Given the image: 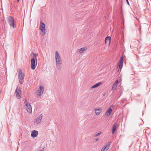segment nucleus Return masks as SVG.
I'll return each mask as SVG.
<instances>
[{"instance_id":"f257e3e1","label":"nucleus","mask_w":151,"mask_h":151,"mask_svg":"<svg viewBox=\"0 0 151 151\" xmlns=\"http://www.w3.org/2000/svg\"><path fill=\"white\" fill-rule=\"evenodd\" d=\"M56 65L58 70L60 71L62 68V61L60 55L57 51L55 52Z\"/></svg>"},{"instance_id":"f03ea898","label":"nucleus","mask_w":151,"mask_h":151,"mask_svg":"<svg viewBox=\"0 0 151 151\" xmlns=\"http://www.w3.org/2000/svg\"><path fill=\"white\" fill-rule=\"evenodd\" d=\"M25 76V74L22 72L21 69H19L18 73V79L19 81L21 84H23L24 82V78Z\"/></svg>"},{"instance_id":"7ed1b4c3","label":"nucleus","mask_w":151,"mask_h":151,"mask_svg":"<svg viewBox=\"0 0 151 151\" xmlns=\"http://www.w3.org/2000/svg\"><path fill=\"white\" fill-rule=\"evenodd\" d=\"M123 57H122L119 60L117 65V68H118V71L120 72L123 65Z\"/></svg>"},{"instance_id":"20e7f679","label":"nucleus","mask_w":151,"mask_h":151,"mask_svg":"<svg viewBox=\"0 0 151 151\" xmlns=\"http://www.w3.org/2000/svg\"><path fill=\"white\" fill-rule=\"evenodd\" d=\"M37 59L32 58L31 60V68L32 70H34L35 68V66L37 64Z\"/></svg>"},{"instance_id":"39448f33","label":"nucleus","mask_w":151,"mask_h":151,"mask_svg":"<svg viewBox=\"0 0 151 151\" xmlns=\"http://www.w3.org/2000/svg\"><path fill=\"white\" fill-rule=\"evenodd\" d=\"M44 90V88L42 86H40L37 90L36 93L38 96H40L43 94Z\"/></svg>"},{"instance_id":"423d86ee","label":"nucleus","mask_w":151,"mask_h":151,"mask_svg":"<svg viewBox=\"0 0 151 151\" xmlns=\"http://www.w3.org/2000/svg\"><path fill=\"white\" fill-rule=\"evenodd\" d=\"M8 20L9 23L11 27L14 28L16 27L15 24L14 23V19L13 17H10L8 18Z\"/></svg>"},{"instance_id":"0eeeda50","label":"nucleus","mask_w":151,"mask_h":151,"mask_svg":"<svg viewBox=\"0 0 151 151\" xmlns=\"http://www.w3.org/2000/svg\"><path fill=\"white\" fill-rule=\"evenodd\" d=\"M43 117V115L42 114H40L35 120L34 122L35 124L37 125L39 124L41 122L42 119Z\"/></svg>"},{"instance_id":"6e6552de","label":"nucleus","mask_w":151,"mask_h":151,"mask_svg":"<svg viewBox=\"0 0 151 151\" xmlns=\"http://www.w3.org/2000/svg\"><path fill=\"white\" fill-rule=\"evenodd\" d=\"M26 109L27 112L30 114L32 112V108L31 105L29 104H27L25 105Z\"/></svg>"},{"instance_id":"1a4fd4ad","label":"nucleus","mask_w":151,"mask_h":151,"mask_svg":"<svg viewBox=\"0 0 151 151\" xmlns=\"http://www.w3.org/2000/svg\"><path fill=\"white\" fill-rule=\"evenodd\" d=\"M111 144V142H108L102 148L101 151H107L109 149Z\"/></svg>"},{"instance_id":"9d476101","label":"nucleus","mask_w":151,"mask_h":151,"mask_svg":"<svg viewBox=\"0 0 151 151\" xmlns=\"http://www.w3.org/2000/svg\"><path fill=\"white\" fill-rule=\"evenodd\" d=\"M40 29L42 32L44 33V34L45 33V24L42 22H41V24L40 27Z\"/></svg>"},{"instance_id":"9b49d317","label":"nucleus","mask_w":151,"mask_h":151,"mask_svg":"<svg viewBox=\"0 0 151 151\" xmlns=\"http://www.w3.org/2000/svg\"><path fill=\"white\" fill-rule=\"evenodd\" d=\"M38 134L37 131L34 130L32 131L31 136L33 138L36 137Z\"/></svg>"},{"instance_id":"f8f14e48","label":"nucleus","mask_w":151,"mask_h":151,"mask_svg":"<svg viewBox=\"0 0 151 151\" xmlns=\"http://www.w3.org/2000/svg\"><path fill=\"white\" fill-rule=\"evenodd\" d=\"M112 111V109L111 108H110L106 112L105 115L107 116V117H109Z\"/></svg>"},{"instance_id":"ddd939ff","label":"nucleus","mask_w":151,"mask_h":151,"mask_svg":"<svg viewBox=\"0 0 151 151\" xmlns=\"http://www.w3.org/2000/svg\"><path fill=\"white\" fill-rule=\"evenodd\" d=\"M102 111V109L101 108H100L95 110V114L97 115H99L101 112Z\"/></svg>"},{"instance_id":"4468645a","label":"nucleus","mask_w":151,"mask_h":151,"mask_svg":"<svg viewBox=\"0 0 151 151\" xmlns=\"http://www.w3.org/2000/svg\"><path fill=\"white\" fill-rule=\"evenodd\" d=\"M111 42V38L109 37H107L105 39V44H109Z\"/></svg>"},{"instance_id":"2eb2a0df","label":"nucleus","mask_w":151,"mask_h":151,"mask_svg":"<svg viewBox=\"0 0 151 151\" xmlns=\"http://www.w3.org/2000/svg\"><path fill=\"white\" fill-rule=\"evenodd\" d=\"M101 83H102L101 82H98V83H96V84L94 85L91 86V89H92L93 88H96V87L99 86L100 85H101Z\"/></svg>"},{"instance_id":"dca6fc26","label":"nucleus","mask_w":151,"mask_h":151,"mask_svg":"<svg viewBox=\"0 0 151 151\" xmlns=\"http://www.w3.org/2000/svg\"><path fill=\"white\" fill-rule=\"evenodd\" d=\"M118 82H119L117 80L114 83V85L112 87V90H114L116 88Z\"/></svg>"},{"instance_id":"f3484780","label":"nucleus","mask_w":151,"mask_h":151,"mask_svg":"<svg viewBox=\"0 0 151 151\" xmlns=\"http://www.w3.org/2000/svg\"><path fill=\"white\" fill-rule=\"evenodd\" d=\"M86 49V47H83L78 50V52L80 53H82Z\"/></svg>"},{"instance_id":"a211bd4d","label":"nucleus","mask_w":151,"mask_h":151,"mask_svg":"<svg viewBox=\"0 0 151 151\" xmlns=\"http://www.w3.org/2000/svg\"><path fill=\"white\" fill-rule=\"evenodd\" d=\"M21 90L20 87H17L15 90V93H21Z\"/></svg>"},{"instance_id":"6ab92c4d","label":"nucleus","mask_w":151,"mask_h":151,"mask_svg":"<svg viewBox=\"0 0 151 151\" xmlns=\"http://www.w3.org/2000/svg\"><path fill=\"white\" fill-rule=\"evenodd\" d=\"M21 93H17L16 94V97L18 99H20L21 98V96L20 94Z\"/></svg>"},{"instance_id":"aec40b11","label":"nucleus","mask_w":151,"mask_h":151,"mask_svg":"<svg viewBox=\"0 0 151 151\" xmlns=\"http://www.w3.org/2000/svg\"><path fill=\"white\" fill-rule=\"evenodd\" d=\"M116 125H114L112 127V134H113L115 131L116 129Z\"/></svg>"},{"instance_id":"412c9836","label":"nucleus","mask_w":151,"mask_h":151,"mask_svg":"<svg viewBox=\"0 0 151 151\" xmlns=\"http://www.w3.org/2000/svg\"><path fill=\"white\" fill-rule=\"evenodd\" d=\"M101 132H99L98 133L94 135V137H96L98 136H99L101 134Z\"/></svg>"},{"instance_id":"4be33fe9","label":"nucleus","mask_w":151,"mask_h":151,"mask_svg":"<svg viewBox=\"0 0 151 151\" xmlns=\"http://www.w3.org/2000/svg\"><path fill=\"white\" fill-rule=\"evenodd\" d=\"M24 103L25 104V105H26V104H29L27 101V100L25 99H24Z\"/></svg>"},{"instance_id":"5701e85b","label":"nucleus","mask_w":151,"mask_h":151,"mask_svg":"<svg viewBox=\"0 0 151 151\" xmlns=\"http://www.w3.org/2000/svg\"><path fill=\"white\" fill-rule=\"evenodd\" d=\"M33 55L35 56V57H36L38 55V54H36V53H33Z\"/></svg>"},{"instance_id":"b1692460","label":"nucleus","mask_w":151,"mask_h":151,"mask_svg":"<svg viewBox=\"0 0 151 151\" xmlns=\"http://www.w3.org/2000/svg\"><path fill=\"white\" fill-rule=\"evenodd\" d=\"M126 0V2H127V4L129 6V3L128 0Z\"/></svg>"},{"instance_id":"393cba45","label":"nucleus","mask_w":151,"mask_h":151,"mask_svg":"<svg viewBox=\"0 0 151 151\" xmlns=\"http://www.w3.org/2000/svg\"><path fill=\"white\" fill-rule=\"evenodd\" d=\"M99 140V139L98 138H96L95 139V140L96 141H97Z\"/></svg>"},{"instance_id":"a878e982","label":"nucleus","mask_w":151,"mask_h":151,"mask_svg":"<svg viewBox=\"0 0 151 151\" xmlns=\"http://www.w3.org/2000/svg\"><path fill=\"white\" fill-rule=\"evenodd\" d=\"M2 91L1 90H0V93H1V92Z\"/></svg>"},{"instance_id":"bb28decb","label":"nucleus","mask_w":151,"mask_h":151,"mask_svg":"<svg viewBox=\"0 0 151 151\" xmlns=\"http://www.w3.org/2000/svg\"><path fill=\"white\" fill-rule=\"evenodd\" d=\"M137 95L139 96H140V95H138L137 94Z\"/></svg>"},{"instance_id":"cd10ccee","label":"nucleus","mask_w":151,"mask_h":151,"mask_svg":"<svg viewBox=\"0 0 151 151\" xmlns=\"http://www.w3.org/2000/svg\"><path fill=\"white\" fill-rule=\"evenodd\" d=\"M39 151H43V150H40Z\"/></svg>"},{"instance_id":"c85d7f7f","label":"nucleus","mask_w":151,"mask_h":151,"mask_svg":"<svg viewBox=\"0 0 151 151\" xmlns=\"http://www.w3.org/2000/svg\"><path fill=\"white\" fill-rule=\"evenodd\" d=\"M19 0H17V1L19 2Z\"/></svg>"}]
</instances>
